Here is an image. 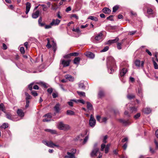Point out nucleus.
<instances>
[{
	"label": "nucleus",
	"mask_w": 158,
	"mask_h": 158,
	"mask_svg": "<svg viewBox=\"0 0 158 158\" xmlns=\"http://www.w3.org/2000/svg\"><path fill=\"white\" fill-rule=\"evenodd\" d=\"M109 49V47L107 46L105 47L104 48L100 51L101 52H104L107 51Z\"/></svg>",
	"instance_id": "40"
},
{
	"label": "nucleus",
	"mask_w": 158,
	"mask_h": 158,
	"mask_svg": "<svg viewBox=\"0 0 158 158\" xmlns=\"http://www.w3.org/2000/svg\"><path fill=\"white\" fill-rule=\"evenodd\" d=\"M44 131H46L49 132L52 134H57V132L55 130L46 129H45Z\"/></svg>",
	"instance_id": "19"
},
{
	"label": "nucleus",
	"mask_w": 158,
	"mask_h": 158,
	"mask_svg": "<svg viewBox=\"0 0 158 158\" xmlns=\"http://www.w3.org/2000/svg\"><path fill=\"white\" fill-rule=\"evenodd\" d=\"M88 136H86V137H85V138L84 139L83 143L84 144L88 140Z\"/></svg>",
	"instance_id": "64"
},
{
	"label": "nucleus",
	"mask_w": 158,
	"mask_h": 158,
	"mask_svg": "<svg viewBox=\"0 0 158 158\" xmlns=\"http://www.w3.org/2000/svg\"><path fill=\"white\" fill-rule=\"evenodd\" d=\"M107 120V118L106 117H103L102 118L101 123L104 122L106 123Z\"/></svg>",
	"instance_id": "44"
},
{
	"label": "nucleus",
	"mask_w": 158,
	"mask_h": 158,
	"mask_svg": "<svg viewBox=\"0 0 158 158\" xmlns=\"http://www.w3.org/2000/svg\"><path fill=\"white\" fill-rule=\"evenodd\" d=\"M88 19H90L94 21H97L98 20V19L97 17L94 16H89L88 17Z\"/></svg>",
	"instance_id": "35"
},
{
	"label": "nucleus",
	"mask_w": 158,
	"mask_h": 158,
	"mask_svg": "<svg viewBox=\"0 0 158 158\" xmlns=\"http://www.w3.org/2000/svg\"><path fill=\"white\" fill-rule=\"evenodd\" d=\"M96 123V120L93 114H91L89 120V125L91 127H94L95 126Z\"/></svg>",
	"instance_id": "5"
},
{
	"label": "nucleus",
	"mask_w": 158,
	"mask_h": 158,
	"mask_svg": "<svg viewBox=\"0 0 158 158\" xmlns=\"http://www.w3.org/2000/svg\"><path fill=\"white\" fill-rule=\"evenodd\" d=\"M135 96L133 94H129L127 96L128 98L129 99H131L135 97Z\"/></svg>",
	"instance_id": "45"
},
{
	"label": "nucleus",
	"mask_w": 158,
	"mask_h": 158,
	"mask_svg": "<svg viewBox=\"0 0 158 158\" xmlns=\"http://www.w3.org/2000/svg\"><path fill=\"white\" fill-rule=\"evenodd\" d=\"M54 43V44L53 45L52 48L54 52H55L56 51V43H54V41H53Z\"/></svg>",
	"instance_id": "39"
},
{
	"label": "nucleus",
	"mask_w": 158,
	"mask_h": 158,
	"mask_svg": "<svg viewBox=\"0 0 158 158\" xmlns=\"http://www.w3.org/2000/svg\"><path fill=\"white\" fill-rule=\"evenodd\" d=\"M52 25H51V23L49 25H45V28L46 29H48L49 28H50L52 27Z\"/></svg>",
	"instance_id": "53"
},
{
	"label": "nucleus",
	"mask_w": 158,
	"mask_h": 158,
	"mask_svg": "<svg viewBox=\"0 0 158 158\" xmlns=\"http://www.w3.org/2000/svg\"><path fill=\"white\" fill-rule=\"evenodd\" d=\"M31 8V4L29 2H27L26 3V11L25 13L27 14L29 12Z\"/></svg>",
	"instance_id": "15"
},
{
	"label": "nucleus",
	"mask_w": 158,
	"mask_h": 158,
	"mask_svg": "<svg viewBox=\"0 0 158 158\" xmlns=\"http://www.w3.org/2000/svg\"><path fill=\"white\" fill-rule=\"evenodd\" d=\"M17 113L19 116L21 117H22L24 116V114L20 109H18L17 111Z\"/></svg>",
	"instance_id": "22"
},
{
	"label": "nucleus",
	"mask_w": 158,
	"mask_h": 158,
	"mask_svg": "<svg viewBox=\"0 0 158 158\" xmlns=\"http://www.w3.org/2000/svg\"><path fill=\"white\" fill-rule=\"evenodd\" d=\"M107 66L109 73H111L114 71L116 65L114 59L113 57L110 56L107 58Z\"/></svg>",
	"instance_id": "1"
},
{
	"label": "nucleus",
	"mask_w": 158,
	"mask_h": 158,
	"mask_svg": "<svg viewBox=\"0 0 158 158\" xmlns=\"http://www.w3.org/2000/svg\"><path fill=\"white\" fill-rule=\"evenodd\" d=\"M71 101H73L74 102H80L81 103H82L83 104H85V102L82 99L76 100L73 99V100H72Z\"/></svg>",
	"instance_id": "27"
},
{
	"label": "nucleus",
	"mask_w": 158,
	"mask_h": 158,
	"mask_svg": "<svg viewBox=\"0 0 158 158\" xmlns=\"http://www.w3.org/2000/svg\"><path fill=\"white\" fill-rule=\"evenodd\" d=\"M102 11L105 14H109L110 13L111 10L108 8L105 7L102 10Z\"/></svg>",
	"instance_id": "16"
},
{
	"label": "nucleus",
	"mask_w": 158,
	"mask_h": 158,
	"mask_svg": "<svg viewBox=\"0 0 158 158\" xmlns=\"http://www.w3.org/2000/svg\"><path fill=\"white\" fill-rule=\"evenodd\" d=\"M142 91V89L141 88L138 89V94L139 96L141 97H143Z\"/></svg>",
	"instance_id": "33"
},
{
	"label": "nucleus",
	"mask_w": 158,
	"mask_h": 158,
	"mask_svg": "<svg viewBox=\"0 0 158 158\" xmlns=\"http://www.w3.org/2000/svg\"><path fill=\"white\" fill-rule=\"evenodd\" d=\"M72 31H73L76 32L78 34H81V31H80V29L78 27H77L76 28H73L72 29Z\"/></svg>",
	"instance_id": "32"
},
{
	"label": "nucleus",
	"mask_w": 158,
	"mask_h": 158,
	"mask_svg": "<svg viewBox=\"0 0 158 158\" xmlns=\"http://www.w3.org/2000/svg\"><path fill=\"white\" fill-rule=\"evenodd\" d=\"M153 64L154 65V68L156 69H158V65L157 64L156 62L154 61Z\"/></svg>",
	"instance_id": "59"
},
{
	"label": "nucleus",
	"mask_w": 158,
	"mask_h": 158,
	"mask_svg": "<svg viewBox=\"0 0 158 158\" xmlns=\"http://www.w3.org/2000/svg\"><path fill=\"white\" fill-rule=\"evenodd\" d=\"M77 92L78 94L81 96H85V93L84 92L77 91Z\"/></svg>",
	"instance_id": "37"
},
{
	"label": "nucleus",
	"mask_w": 158,
	"mask_h": 158,
	"mask_svg": "<svg viewBox=\"0 0 158 158\" xmlns=\"http://www.w3.org/2000/svg\"><path fill=\"white\" fill-rule=\"evenodd\" d=\"M71 56H71V53H70L68 54L67 55H65V56H64V58H70Z\"/></svg>",
	"instance_id": "61"
},
{
	"label": "nucleus",
	"mask_w": 158,
	"mask_h": 158,
	"mask_svg": "<svg viewBox=\"0 0 158 158\" xmlns=\"http://www.w3.org/2000/svg\"><path fill=\"white\" fill-rule=\"evenodd\" d=\"M65 78L70 81L72 82L74 80V78L70 75L68 74L65 75Z\"/></svg>",
	"instance_id": "13"
},
{
	"label": "nucleus",
	"mask_w": 158,
	"mask_h": 158,
	"mask_svg": "<svg viewBox=\"0 0 158 158\" xmlns=\"http://www.w3.org/2000/svg\"><path fill=\"white\" fill-rule=\"evenodd\" d=\"M85 54L87 57L91 59L94 58L95 56L94 54L90 52H86Z\"/></svg>",
	"instance_id": "11"
},
{
	"label": "nucleus",
	"mask_w": 158,
	"mask_h": 158,
	"mask_svg": "<svg viewBox=\"0 0 158 158\" xmlns=\"http://www.w3.org/2000/svg\"><path fill=\"white\" fill-rule=\"evenodd\" d=\"M20 51L21 53L22 54H23L25 53V50L24 47H21L20 48Z\"/></svg>",
	"instance_id": "56"
},
{
	"label": "nucleus",
	"mask_w": 158,
	"mask_h": 158,
	"mask_svg": "<svg viewBox=\"0 0 158 158\" xmlns=\"http://www.w3.org/2000/svg\"><path fill=\"white\" fill-rule=\"evenodd\" d=\"M0 110L4 112V113H6L4 106L2 103L0 104Z\"/></svg>",
	"instance_id": "30"
},
{
	"label": "nucleus",
	"mask_w": 158,
	"mask_h": 158,
	"mask_svg": "<svg viewBox=\"0 0 158 158\" xmlns=\"http://www.w3.org/2000/svg\"><path fill=\"white\" fill-rule=\"evenodd\" d=\"M52 96L53 98H55L58 97V94L57 93H53Z\"/></svg>",
	"instance_id": "62"
},
{
	"label": "nucleus",
	"mask_w": 158,
	"mask_h": 158,
	"mask_svg": "<svg viewBox=\"0 0 158 158\" xmlns=\"http://www.w3.org/2000/svg\"><path fill=\"white\" fill-rule=\"evenodd\" d=\"M44 117H47V118L51 119L52 117L51 114L50 113H48L44 115L43 116Z\"/></svg>",
	"instance_id": "36"
},
{
	"label": "nucleus",
	"mask_w": 158,
	"mask_h": 158,
	"mask_svg": "<svg viewBox=\"0 0 158 158\" xmlns=\"http://www.w3.org/2000/svg\"><path fill=\"white\" fill-rule=\"evenodd\" d=\"M86 103L87 104V109L89 110H91L93 109V106L92 104L89 102H87Z\"/></svg>",
	"instance_id": "26"
},
{
	"label": "nucleus",
	"mask_w": 158,
	"mask_h": 158,
	"mask_svg": "<svg viewBox=\"0 0 158 158\" xmlns=\"http://www.w3.org/2000/svg\"><path fill=\"white\" fill-rule=\"evenodd\" d=\"M5 113L6 114V118L10 120H12L14 121H18L19 120V119H17V118H14L12 117L11 115L10 114H9L8 113H7L6 112V113Z\"/></svg>",
	"instance_id": "8"
},
{
	"label": "nucleus",
	"mask_w": 158,
	"mask_h": 158,
	"mask_svg": "<svg viewBox=\"0 0 158 158\" xmlns=\"http://www.w3.org/2000/svg\"><path fill=\"white\" fill-rule=\"evenodd\" d=\"M119 40V39L118 37H116L115 39L112 40H110L108 41V44H112L115 43L117 42Z\"/></svg>",
	"instance_id": "21"
},
{
	"label": "nucleus",
	"mask_w": 158,
	"mask_h": 158,
	"mask_svg": "<svg viewBox=\"0 0 158 158\" xmlns=\"http://www.w3.org/2000/svg\"><path fill=\"white\" fill-rule=\"evenodd\" d=\"M96 119L97 121L99 122L100 123H101V121L102 119H101V117L99 115H97L96 117Z\"/></svg>",
	"instance_id": "54"
},
{
	"label": "nucleus",
	"mask_w": 158,
	"mask_h": 158,
	"mask_svg": "<svg viewBox=\"0 0 158 158\" xmlns=\"http://www.w3.org/2000/svg\"><path fill=\"white\" fill-rule=\"evenodd\" d=\"M66 114L68 115H72L75 114V113L71 110H68L67 111Z\"/></svg>",
	"instance_id": "31"
},
{
	"label": "nucleus",
	"mask_w": 158,
	"mask_h": 158,
	"mask_svg": "<svg viewBox=\"0 0 158 158\" xmlns=\"http://www.w3.org/2000/svg\"><path fill=\"white\" fill-rule=\"evenodd\" d=\"M107 135H105V136H104L103 139V142L104 143H106L107 141H106V140L107 139Z\"/></svg>",
	"instance_id": "60"
},
{
	"label": "nucleus",
	"mask_w": 158,
	"mask_h": 158,
	"mask_svg": "<svg viewBox=\"0 0 158 158\" xmlns=\"http://www.w3.org/2000/svg\"><path fill=\"white\" fill-rule=\"evenodd\" d=\"M95 41L94 42L95 43H98L102 41L103 40V34L102 32H100L94 38Z\"/></svg>",
	"instance_id": "4"
},
{
	"label": "nucleus",
	"mask_w": 158,
	"mask_h": 158,
	"mask_svg": "<svg viewBox=\"0 0 158 158\" xmlns=\"http://www.w3.org/2000/svg\"><path fill=\"white\" fill-rule=\"evenodd\" d=\"M65 158H75L74 155L72 154L69 152H67V155L65 156Z\"/></svg>",
	"instance_id": "17"
},
{
	"label": "nucleus",
	"mask_w": 158,
	"mask_h": 158,
	"mask_svg": "<svg viewBox=\"0 0 158 158\" xmlns=\"http://www.w3.org/2000/svg\"><path fill=\"white\" fill-rule=\"evenodd\" d=\"M76 151L77 150L76 149H73L71 150L70 152L72 154L74 155V154L76 152Z\"/></svg>",
	"instance_id": "47"
},
{
	"label": "nucleus",
	"mask_w": 158,
	"mask_h": 158,
	"mask_svg": "<svg viewBox=\"0 0 158 158\" xmlns=\"http://www.w3.org/2000/svg\"><path fill=\"white\" fill-rule=\"evenodd\" d=\"M51 120V119H48V118H46L43 119V121L44 122H48L50 121Z\"/></svg>",
	"instance_id": "63"
},
{
	"label": "nucleus",
	"mask_w": 158,
	"mask_h": 158,
	"mask_svg": "<svg viewBox=\"0 0 158 158\" xmlns=\"http://www.w3.org/2000/svg\"><path fill=\"white\" fill-rule=\"evenodd\" d=\"M106 148V145L104 143H102L101 145V150L103 151L104 148Z\"/></svg>",
	"instance_id": "52"
},
{
	"label": "nucleus",
	"mask_w": 158,
	"mask_h": 158,
	"mask_svg": "<svg viewBox=\"0 0 158 158\" xmlns=\"http://www.w3.org/2000/svg\"><path fill=\"white\" fill-rule=\"evenodd\" d=\"M60 22V20L57 19H53L51 22V25L52 26L58 25Z\"/></svg>",
	"instance_id": "7"
},
{
	"label": "nucleus",
	"mask_w": 158,
	"mask_h": 158,
	"mask_svg": "<svg viewBox=\"0 0 158 158\" xmlns=\"http://www.w3.org/2000/svg\"><path fill=\"white\" fill-rule=\"evenodd\" d=\"M80 58L79 57H76L75 58L74 60L73 63L75 64H78L80 61Z\"/></svg>",
	"instance_id": "28"
},
{
	"label": "nucleus",
	"mask_w": 158,
	"mask_h": 158,
	"mask_svg": "<svg viewBox=\"0 0 158 158\" xmlns=\"http://www.w3.org/2000/svg\"><path fill=\"white\" fill-rule=\"evenodd\" d=\"M47 92L50 94H51L53 91V89L52 88H49L48 89Z\"/></svg>",
	"instance_id": "57"
},
{
	"label": "nucleus",
	"mask_w": 158,
	"mask_h": 158,
	"mask_svg": "<svg viewBox=\"0 0 158 158\" xmlns=\"http://www.w3.org/2000/svg\"><path fill=\"white\" fill-rule=\"evenodd\" d=\"M79 88L82 90H84L85 88V86L83 83L80 82L78 84Z\"/></svg>",
	"instance_id": "23"
},
{
	"label": "nucleus",
	"mask_w": 158,
	"mask_h": 158,
	"mask_svg": "<svg viewBox=\"0 0 158 158\" xmlns=\"http://www.w3.org/2000/svg\"><path fill=\"white\" fill-rule=\"evenodd\" d=\"M140 63L141 62L139 60H136L135 61V65L138 67H139L140 66Z\"/></svg>",
	"instance_id": "42"
},
{
	"label": "nucleus",
	"mask_w": 158,
	"mask_h": 158,
	"mask_svg": "<svg viewBox=\"0 0 158 158\" xmlns=\"http://www.w3.org/2000/svg\"><path fill=\"white\" fill-rule=\"evenodd\" d=\"M31 94L34 97L38 95V94L35 91L31 90Z\"/></svg>",
	"instance_id": "41"
},
{
	"label": "nucleus",
	"mask_w": 158,
	"mask_h": 158,
	"mask_svg": "<svg viewBox=\"0 0 158 158\" xmlns=\"http://www.w3.org/2000/svg\"><path fill=\"white\" fill-rule=\"evenodd\" d=\"M104 93L103 90H100L98 94V97L99 98H102L104 96Z\"/></svg>",
	"instance_id": "34"
},
{
	"label": "nucleus",
	"mask_w": 158,
	"mask_h": 158,
	"mask_svg": "<svg viewBox=\"0 0 158 158\" xmlns=\"http://www.w3.org/2000/svg\"><path fill=\"white\" fill-rule=\"evenodd\" d=\"M143 112L145 114H149L151 112V110L150 108H146L143 110Z\"/></svg>",
	"instance_id": "24"
},
{
	"label": "nucleus",
	"mask_w": 158,
	"mask_h": 158,
	"mask_svg": "<svg viewBox=\"0 0 158 158\" xmlns=\"http://www.w3.org/2000/svg\"><path fill=\"white\" fill-rule=\"evenodd\" d=\"M57 127L59 129L64 131H68L70 130L71 129V127L69 125L64 124L62 122L58 123Z\"/></svg>",
	"instance_id": "2"
},
{
	"label": "nucleus",
	"mask_w": 158,
	"mask_h": 158,
	"mask_svg": "<svg viewBox=\"0 0 158 158\" xmlns=\"http://www.w3.org/2000/svg\"><path fill=\"white\" fill-rule=\"evenodd\" d=\"M125 40V39H123L122 40L121 43H118L117 44V47L118 49H122L121 46L123 42Z\"/></svg>",
	"instance_id": "25"
},
{
	"label": "nucleus",
	"mask_w": 158,
	"mask_h": 158,
	"mask_svg": "<svg viewBox=\"0 0 158 158\" xmlns=\"http://www.w3.org/2000/svg\"><path fill=\"white\" fill-rule=\"evenodd\" d=\"M39 15V11H36L35 13H33L32 15V17L34 19H36L38 18Z\"/></svg>",
	"instance_id": "20"
},
{
	"label": "nucleus",
	"mask_w": 158,
	"mask_h": 158,
	"mask_svg": "<svg viewBox=\"0 0 158 158\" xmlns=\"http://www.w3.org/2000/svg\"><path fill=\"white\" fill-rule=\"evenodd\" d=\"M47 40L48 41L47 44L46 45V46L48 47V48H50L51 47V45L50 44L49 42V39L48 38L47 39Z\"/></svg>",
	"instance_id": "50"
},
{
	"label": "nucleus",
	"mask_w": 158,
	"mask_h": 158,
	"mask_svg": "<svg viewBox=\"0 0 158 158\" xmlns=\"http://www.w3.org/2000/svg\"><path fill=\"white\" fill-rule=\"evenodd\" d=\"M8 127V124L7 123H4L1 126V127L4 129H6Z\"/></svg>",
	"instance_id": "38"
},
{
	"label": "nucleus",
	"mask_w": 158,
	"mask_h": 158,
	"mask_svg": "<svg viewBox=\"0 0 158 158\" xmlns=\"http://www.w3.org/2000/svg\"><path fill=\"white\" fill-rule=\"evenodd\" d=\"M118 6H115L113 8V12H115L116 10L118 9Z\"/></svg>",
	"instance_id": "43"
},
{
	"label": "nucleus",
	"mask_w": 158,
	"mask_h": 158,
	"mask_svg": "<svg viewBox=\"0 0 158 158\" xmlns=\"http://www.w3.org/2000/svg\"><path fill=\"white\" fill-rule=\"evenodd\" d=\"M60 104L59 103H57L54 107V109L55 112L57 113H59L60 110Z\"/></svg>",
	"instance_id": "9"
},
{
	"label": "nucleus",
	"mask_w": 158,
	"mask_h": 158,
	"mask_svg": "<svg viewBox=\"0 0 158 158\" xmlns=\"http://www.w3.org/2000/svg\"><path fill=\"white\" fill-rule=\"evenodd\" d=\"M42 143L49 147L54 148V147H56L58 148H60V147L59 145L55 144L51 141H48L46 140H43L42 141Z\"/></svg>",
	"instance_id": "3"
},
{
	"label": "nucleus",
	"mask_w": 158,
	"mask_h": 158,
	"mask_svg": "<svg viewBox=\"0 0 158 158\" xmlns=\"http://www.w3.org/2000/svg\"><path fill=\"white\" fill-rule=\"evenodd\" d=\"M127 71V69L125 68H123L122 70L120 72V76L121 77L123 76L124 75H125Z\"/></svg>",
	"instance_id": "18"
},
{
	"label": "nucleus",
	"mask_w": 158,
	"mask_h": 158,
	"mask_svg": "<svg viewBox=\"0 0 158 158\" xmlns=\"http://www.w3.org/2000/svg\"><path fill=\"white\" fill-rule=\"evenodd\" d=\"M119 121L120 122L123 123V124L125 126L129 125L131 124V123L129 122L128 121H126L122 119H120L119 120Z\"/></svg>",
	"instance_id": "14"
},
{
	"label": "nucleus",
	"mask_w": 158,
	"mask_h": 158,
	"mask_svg": "<svg viewBox=\"0 0 158 158\" xmlns=\"http://www.w3.org/2000/svg\"><path fill=\"white\" fill-rule=\"evenodd\" d=\"M130 110L131 112H135L137 110V108L135 107L131 108Z\"/></svg>",
	"instance_id": "46"
},
{
	"label": "nucleus",
	"mask_w": 158,
	"mask_h": 158,
	"mask_svg": "<svg viewBox=\"0 0 158 158\" xmlns=\"http://www.w3.org/2000/svg\"><path fill=\"white\" fill-rule=\"evenodd\" d=\"M99 150V148H95L92 150L91 153V156L93 157L94 156L96 155L97 153L98 152Z\"/></svg>",
	"instance_id": "12"
},
{
	"label": "nucleus",
	"mask_w": 158,
	"mask_h": 158,
	"mask_svg": "<svg viewBox=\"0 0 158 158\" xmlns=\"http://www.w3.org/2000/svg\"><path fill=\"white\" fill-rule=\"evenodd\" d=\"M25 95L26 96V101H29V100L31 99V96L27 92L25 93Z\"/></svg>",
	"instance_id": "29"
},
{
	"label": "nucleus",
	"mask_w": 158,
	"mask_h": 158,
	"mask_svg": "<svg viewBox=\"0 0 158 158\" xmlns=\"http://www.w3.org/2000/svg\"><path fill=\"white\" fill-rule=\"evenodd\" d=\"M71 54L72 56H76L78 55L79 53L77 52H74L71 53Z\"/></svg>",
	"instance_id": "51"
},
{
	"label": "nucleus",
	"mask_w": 158,
	"mask_h": 158,
	"mask_svg": "<svg viewBox=\"0 0 158 158\" xmlns=\"http://www.w3.org/2000/svg\"><path fill=\"white\" fill-rule=\"evenodd\" d=\"M70 61V60H65L62 59L60 61V64H62L64 67L68 66L69 65Z\"/></svg>",
	"instance_id": "6"
},
{
	"label": "nucleus",
	"mask_w": 158,
	"mask_h": 158,
	"mask_svg": "<svg viewBox=\"0 0 158 158\" xmlns=\"http://www.w3.org/2000/svg\"><path fill=\"white\" fill-rule=\"evenodd\" d=\"M33 83H31L30 85H29L28 86V88H29L30 90L31 91L32 90V86H33Z\"/></svg>",
	"instance_id": "58"
},
{
	"label": "nucleus",
	"mask_w": 158,
	"mask_h": 158,
	"mask_svg": "<svg viewBox=\"0 0 158 158\" xmlns=\"http://www.w3.org/2000/svg\"><path fill=\"white\" fill-rule=\"evenodd\" d=\"M147 13L148 14L152 15V17H154L156 16V13L153 12L152 10L150 8H148Z\"/></svg>",
	"instance_id": "10"
},
{
	"label": "nucleus",
	"mask_w": 158,
	"mask_h": 158,
	"mask_svg": "<svg viewBox=\"0 0 158 158\" xmlns=\"http://www.w3.org/2000/svg\"><path fill=\"white\" fill-rule=\"evenodd\" d=\"M113 15H111L109 16V17H107V19L109 20L110 21H113Z\"/></svg>",
	"instance_id": "55"
},
{
	"label": "nucleus",
	"mask_w": 158,
	"mask_h": 158,
	"mask_svg": "<svg viewBox=\"0 0 158 158\" xmlns=\"http://www.w3.org/2000/svg\"><path fill=\"white\" fill-rule=\"evenodd\" d=\"M140 116V113H138L136 115H134V118L135 119H137Z\"/></svg>",
	"instance_id": "48"
},
{
	"label": "nucleus",
	"mask_w": 158,
	"mask_h": 158,
	"mask_svg": "<svg viewBox=\"0 0 158 158\" xmlns=\"http://www.w3.org/2000/svg\"><path fill=\"white\" fill-rule=\"evenodd\" d=\"M72 100V99H71L70 100V101L68 102L67 103L70 106L72 107L73 106V101H71Z\"/></svg>",
	"instance_id": "49"
}]
</instances>
